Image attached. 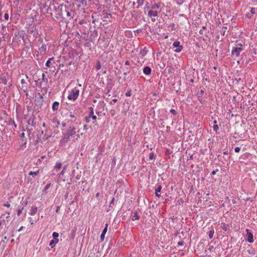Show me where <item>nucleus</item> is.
<instances>
[{
  "label": "nucleus",
  "mask_w": 257,
  "mask_h": 257,
  "mask_svg": "<svg viewBox=\"0 0 257 257\" xmlns=\"http://www.w3.org/2000/svg\"><path fill=\"white\" fill-rule=\"evenodd\" d=\"M71 123L72 121H71ZM75 122V125H71V123L70 124V126L67 128V130L63 133V137L60 141V143L62 145H65L69 141H73L77 140L80 136L78 134L79 130L77 127L78 124H80L81 122L79 120L75 118L74 120Z\"/></svg>",
  "instance_id": "f257e3e1"
},
{
  "label": "nucleus",
  "mask_w": 257,
  "mask_h": 257,
  "mask_svg": "<svg viewBox=\"0 0 257 257\" xmlns=\"http://www.w3.org/2000/svg\"><path fill=\"white\" fill-rule=\"evenodd\" d=\"M56 12L55 17L57 21L62 22L65 19V12H66V7L63 5L58 6L57 9L56 8Z\"/></svg>",
  "instance_id": "f03ea898"
},
{
  "label": "nucleus",
  "mask_w": 257,
  "mask_h": 257,
  "mask_svg": "<svg viewBox=\"0 0 257 257\" xmlns=\"http://www.w3.org/2000/svg\"><path fill=\"white\" fill-rule=\"evenodd\" d=\"M79 95V90L77 87H74L69 91L68 98L69 100H75Z\"/></svg>",
  "instance_id": "7ed1b4c3"
},
{
  "label": "nucleus",
  "mask_w": 257,
  "mask_h": 257,
  "mask_svg": "<svg viewBox=\"0 0 257 257\" xmlns=\"http://www.w3.org/2000/svg\"><path fill=\"white\" fill-rule=\"evenodd\" d=\"M243 50L242 48L239 47H234L231 50V57L232 58H237L239 56L240 52Z\"/></svg>",
  "instance_id": "20e7f679"
},
{
  "label": "nucleus",
  "mask_w": 257,
  "mask_h": 257,
  "mask_svg": "<svg viewBox=\"0 0 257 257\" xmlns=\"http://www.w3.org/2000/svg\"><path fill=\"white\" fill-rule=\"evenodd\" d=\"M245 235V239L249 243H252L254 241L253 234L251 231L249 229H246Z\"/></svg>",
  "instance_id": "39448f33"
},
{
  "label": "nucleus",
  "mask_w": 257,
  "mask_h": 257,
  "mask_svg": "<svg viewBox=\"0 0 257 257\" xmlns=\"http://www.w3.org/2000/svg\"><path fill=\"white\" fill-rule=\"evenodd\" d=\"M172 46L173 47L176 48V49L174 50V52L177 53H180L183 49V46L180 45V42L178 40L174 41Z\"/></svg>",
  "instance_id": "423d86ee"
},
{
  "label": "nucleus",
  "mask_w": 257,
  "mask_h": 257,
  "mask_svg": "<svg viewBox=\"0 0 257 257\" xmlns=\"http://www.w3.org/2000/svg\"><path fill=\"white\" fill-rule=\"evenodd\" d=\"M43 103V97L40 93L38 94V97L36 96L34 100V103L36 105L41 107Z\"/></svg>",
  "instance_id": "0eeeda50"
},
{
  "label": "nucleus",
  "mask_w": 257,
  "mask_h": 257,
  "mask_svg": "<svg viewBox=\"0 0 257 257\" xmlns=\"http://www.w3.org/2000/svg\"><path fill=\"white\" fill-rule=\"evenodd\" d=\"M47 45V43H43L42 44H41L40 46H38L39 50L38 52L40 54V55H44L46 54Z\"/></svg>",
  "instance_id": "6e6552de"
},
{
  "label": "nucleus",
  "mask_w": 257,
  "mask_h": 257,
  "mask_svg": "<svg viewBox=\"0 0 257 257\" xmlns=\"http://www.w3.org/2000/svg\"><path fill=\"white\" fill-rule=\"evenodd\" d=\"M132 18L131 19V21L133 22L132 27H134L139 24L138 18H140V16H139L138 15H135L133 14H132Z\"/></svg>",
  "instance_id": "1a4fd4ad"
},
{
  "label": "nucleus",
  "mask_w": 257,
  "mask_h": 257,
  "mask_svg": "<svg viewBox=\"0 0 257 257\" xmlns=\"http://www.w3.org/2000/svg\"><path fill=\"white\" fill-rule=\"evenodd\" d=\"M21 84H22V90L24 92H25L26 93V95H28V84L26 82V81L23 79L21 80Z\"/></svg>",
  "instance_id": "9d476101"
},
{
  "label": "nucleus",
  "mask_w": 257,
  "mask_h": 257,
  "mask_svg": "<svg viewBox=\"0 0 257 257\" xmlns=\"http://www.w3.org/2000/svg\"><path fill=\"white\" fill-rule=\"evenodd\" d=\"M223 154L224 155V156L223 157V161H221L222 163L223 164H225L224 161H225V162H227V161L230 162V160L231 157L230 155H229V153L228 152V151H224Z\"/></svg>",
  "instance_id": "9b49d317"
},
{
  "label": "nucleus",
  "mask_w": 257,
  "mask_h": 257,
  "mask_svg": "<svg viewBox=\"0 0 257 257\" xmlns=\"http://www.w3.org/2000/svg\"><path fill=\"white\" fill-rule=\"evenodd\" d=\"M53 10H56V7L55 6L54 4H50L47 9V14L51 16L52 15V11Z\"/></svg>",
  "instance_id": "f8f14e48"
},
{
  "label": "nucleus",
  "mask_w": 257,
  "mask_h": 257,
  "mask_svg": "<svg viewBox=\"0 0 257 257\" xmlns=\"http://www.w3.org/2000/svg\"><path fill=\"white\" fill-rule=\"evenodd\" d=\"M60 107V104L58 101H54L52 104V108L54 111H57Z\"/></svg>",
  "instance_id": "ddd939ff"
},
{
  "label": "nucleus",
  "mask_w": 257,
  "mask_h": 257,
  "mask_svg": "<svg viewBox=\"0 0 257 257\" xmlns=\"http://www.w3.org/2000/svg\"><path fill=\"white\" fill-rule=\"evenodd\" d=\"M107 226H108V224L106 223L105 226L104 228L103 229V230L101 234V235H100V239H101V241H103V240H104L105 235L107 230Z\"/></svg>",
  "instance_id": "4468645a"
},
{
  "label": "nucleus",
  "mask_w": 257,
  "mask_h": 257,
  "mask_svg": "<svg viewBox=\"0 0 257 257\" xmlns=\"http://www.w3.org/2000/svg\"><path fill=\"white\" fill-rule=\"evenodd\" d=\"M152 69L149 66H145L143 69V73L146 75H150L151 73Z\"/></svg>",
  "instance_id": "2eb2a0df"
},
{
  "label": "nucleus",
  "mask_w": 257,
  "mask_h": 257,
  "mask_svg": "<svg viewBox=\"0 0 257 257\" xmlns=\"http://www.w3.org/2000/svg\"><path fill=\"white\" fill-rule=\"evenodd\" d=\"M89 109L90 110V112H89L88 116H90L91 118H92L93 120H96L97 118V117L96 115H94L93 108L92 107H90L89 108Z\"/></svg>",
  "instance_id": "dca6fc26"
},
{
  "label": "nucleus",
  "mask_w": 257,
  "mask_h": 257,
  "mask_svg": "<svg viewBox=\"0 0 257 257\" xmlns=\"http://www.w3.org/2000/svg\"><path fill=\"white\" fill-rule=\"evenodd\" d=\"M162 188V186L161 185H159L157 188L155 189V195L159 198L161 197V195L159 194V193L161 192Z\"/></svg>",
  "instance_id": "f3484780"
},
{
  "label": "nucleus",
  "mask_w": 257,
  "mask_h": 257,
  "mask_svg": "<svg viewBox=\"0 0 257 257\" xmlns=\"http://www.w3.org/2000/svg\"><path fill=\"white\" fill-rule=\"evenodd\" d=\"M58 241L59 239H53L50 241L49 245L52 248H53L56 246V244L58 242Z\"/></svg>",
  "instance_id": "a211bd4d"
},
{
  "label": "nucleus",
  "mask_w": 257,
  "mask_h": 257,
  "mask_svg": "<svg viewBox=\"0 0 257 257\" xmlns=\"http://www.w3.org/2000/svg\"><path fill=\"white\" fill-rule=\"evenodd\" d=\"M8 80V77L7 76H4L0 79V83H3L4 84L6 85L7 84Z\"/></svg>",
  "instance_id": "6ab92c4d"
},
{
  "label": "nucleus",
  "mask_w": 257,
  "mask_h": 257,
  "mask_svg": "<svg viewBox=\"0 0 257 257\" xmlns=\"http://www.w3.org/2000/svg\"><path fill=\"white\" fill-rule=\"evenodd\" d=\"M140 218V216L138 215L137 211H135L134 212H132V220L134 221L136 220H138Z\"/></svg>",
  "instance_id": "aec40b11"
},
{
  "label": "nucleus",
  "mask_w": 257,
  "mask_h": 257,
  "mask_svg": "<svg viewBox=\"0 0 257 257\" xmlns=\"http://www.w3.org/2000/svg\"><path fill=\"white\" fill-rule=\"evenodd\" d=\"M38 210V208L36 206H33L31 207V211L30 212V214L31 215H34L36 214Z\"/></svg>",
  "instance_id": "412c9836"
},
{
  "label": "nucleus",
  "mask_w": 257,
  "mask_h": 257,
  "mask_svg": "<svg viewBox=\"0 0 257 257\" xmlns=\"http://www.w3.org/2000/svg\"><path fill=\"white\" fill-rule=\"evenodd\" d=\"M204 90H205V89H204V88H203V89H201L200 91H198L196 95L198 98H200L201 97H204L203 96V95L204 94Z\"/></svg>",
  "instance_id": "4be33fe9"
},
{
  "label": "nucleus",
  "mask_w": 257,
  "mask_h": 257,
  "mask_svg": "<svg viewBox=\"0 0 257 257\" xmlns=\"http://www.w3.org/2000/svg\"><path fill=\"white\" fill-rule=\"evenodd\" d=\"M62 164L60 162H57L54 166V169L57 171L60 170L62 168Z\"/></svg>",
  "instance_id": "5701e85b"
},
{
  "label": "nucleus",
  "mask_w": 257,
  "mask_h": 257,
  "mask_svg": "<svg viewBox=\"0 0 257 257\" xmlns=\"http://www.w3.org/2000/svg\"><path fill=\"white\" fill-rule=\"evenodd\" d=\"M132 71L135 75L140 74V71L139 70L138 67H137V66L133 67H132Z\"/></svg>",
  "instance_id": "b1692460"
},
{
  "label": "nucleus",
  "mask_w": 257,
  "mask_h": 257,
  "mask_svg": "<svg viewBox=\"0 0 257 257\" xmlns=\"http://www.w3.org/2000/svg\"><path fill=\"white\" fill-rule=\"evenodd\" d=\"M123 75V77L120 76V77H119V78L118 79V81L120 83H122L123 81H125L126 80L125 77L127 75V72H124Z\"/></svg>",
  "instance_id": "393cba45"
},
{
  "label": "nucleus",
  "mask_w": 257,
  "mask_h": 257,
  "mask_svg": "<svg viewBox=\"0 0 257 257\" xmlns=\"http://www.w3.org/2000/svg\"><path fill=\"white\" fill-rule=\"evenodd\" d=\"M51 185V183H49V184H47L45 186V187L44 189H43V193H44V194H47V190L50 188V187Z\"/></svg>",
  "instance_id": "a878e982"
},
{
  "label": "nucleus",
  "mask_w": 257,
  "mask_h": 257,
  "mask_svg": "<svg viewBox=\"0 0 257 257\" xmlns=\"http://www.w3.org/2000/svg\"><path fill=\"white\" fill-rule=\"evenodd\" d=\"M54 57L50 58L46 62L45 65L47 67H50V64L51 63V61L53 60Z\"/></svg>",
  "instance_id": "bb28decb"
},
{
  "label": "nucleus",
  "mask_w": 257,
  "mask_h": 257,
  "mask_svg": "<svg viewBox=\"0 0 257 257\" xmlns=\"http://www.w3.org/2000/svg\"><path fill=\"white\" fill-rule=\"evenodd\" d=\"M39 173V170H37V171H35V172H33V171H31L29 173V175L30 176H36L37 175H38V174Z\"/></svg>",
  "instance_id": "cd10ccee"
},
{
  "label": "nucleus",
  "mask_w": 257,
  "mask_h": 257,
  "mask_svg": "<svg viewBox=\"0 0 257 257\" xmlns=\"http://www.w3.org/2000/svg\"><path fill=\"white\" fill-rule=\"evenodd\" d=\"M66 169H67V166H65L63 168L62 171L59 174H58V176L60 177L61 176L63 175L65 172V171L66 170Z\"/></svg>",
  "instance_id": "c85d7f7f"
},
{
  "label": "nucleus",
  "mask_w": 257,
  "mask_h": 257,
  "mask_svg": "<svg viewBox=\"0 0 257 257\" xmlns=\"http://www.w3.org/2000/svg\"><path fill=\"white\" fill-rule=\"evenodd\" d=\"M214 234V230L213 229L209 230V231L208 232V235H209V239H211L213 237Z\"/></svg>",
  "instance_id": "c756f323"
},
{
  "label": "nucleus",
  "mask_w": 257,
  "mask_h": 257,
  "mask_svg": "<svg viewBox=\"0 0 257 257\" xmlns=\"http://www.w3.org/2000/svg\"><path fill=\"white\" fill-rule=\"evenodd\" d=\"M53 122L54 123L57 127L60 124V121L56 118L53 119Z\"/></svg>",
  "instance_id": "7c9ffc66"
},
{
  "label": "nucleus",
  "mask_w": 257,
  "mask_h": 257,
  "mask_svg": "<svg viewBox=\"0 0 257 257\" xmlns=\"http://www.w3.org/2000/svg\"><path fill=\"white\" fill-rule=\"evenodd\" d=\"M59 235V233L56 232H54L52 234L53 238V239H58Z\"/></svg>",
  "instance_id": "2f4dec72"
},
{
  "label": "nucleus",
  "mask_w": 257,
  "mask_h": 257,
  "mask_svg": "<svg viewBox=\"0 0 257 257\" xmlns=\"http://www.w3.org/2000/svg\"><path fill=\"white\" fill-rule=\"evenodd\" d=\"M38 46H40L41 44H43V38L40 37L37 41Z\"/></svg>",
  "instance_id": "473e14b6"
},
{
  "label": "nucleus",
  "mask_w": 257,
  "mask_h": 257,
  "mask_svg": "<svg viewBox=\"0 0 257 257\" xmlns=\"http://www.w3.org/2000/svg\"><path fill=\"white\" fill-rule=\"evenodd\" d=\"M221 227L222 229L225 231H226L227 230L226 225L225 223H221Z\"/></svg>",
  "instance_id": "72a5a7b5"
},
{
  "label": "nucleus",
  "mask_w": 257,
  "mask_h": 257,
  "mask_svg": "<svg viewBox=\"0 0 257 257\" xmlns=\"http://www.w3.org/2000/svg\"><path fill=\"white\" fill-rule=\"evenodd\" d=\"M155 158L154 153L153 152H151L149 154V160H152Z\"/></svg>",
  "instance_id": "f704fd0d"
},
{
  "label": "nucleus",
  "mask_w": 257,
  "mask_h": 257,
  "mask_svg": "<svg viewBox=\"0 0 257 257\" xmlns=\"http://www.w3.org/2000/svg\"><path fill=\"white\" fill-rule=\"evenodd\" d=\"M101 68V64H100V62L99 61H97V63H96V69L98 70L99 69H100Z\"/></svg>",
  "instance_id": "c9c22d12"
},
{
  "label": "nucleus",
  "mask_w": 257,
  "mask_h": 257,
  "mask_svg": "<svg viewBox=\"0 0 257 257\" xmlns=\"http://www.w3.org/2000/svg\"><path fill=\"white\" fill-rule=\"evenodd\" d=\"M24 209V207H20L18 210L17 215L20 216Z\"/></svg>",
  "instance_id": "e433bc0d"
},
{
  "label": "nucleus",
  "mask_w": 257,
  "mask_h": 257,
  "mask_svg": "<svg viewBox=\"0 0 257 257\" xmlns=\"http://www.w3.org/2000/svg\"><path fill=\"white\" fill-rule=\"evenodd\" d=\"M212 127H213V130L216 133L217 132L218 130H219V126L217 124H214Z\"/></svg>",
  "instance_id": "4c0bfd02"
},
{
  "label": "nucleus",
  "mask_w": 257,
  "mask_h": 257,
  "mask_svg": "<svg viewBox=\"0 0 257 257\" xmlns=\"http://www.w3.org/2000/svg\"><path fill=\"white\" fill-rule=\"evenodd\" d=\"M42 76V81H43V82H44L46 83H47L48 82V80L47 78H46L45 77V75L44 73H43Z\"/></svg>",
  "instance_id": "58836bf2"
},
{
  "label": "nucleus",
  "mask_w": 257,
  "mask_h": 257,
  "mask_svg": "<svg viewBox=\"0 0 257 257\" xmlns=\"http://www.w3.org/2000/svg\"><path fill=\"white\" fill-rule=\"evenodd\" d=\"M65 14L66 15L67 17H70V19H71L73 18V17L71 16V13L70 12L66 10V12H65Z\"/></svg>",
  "instance_id": "ea45409f"
},
{
  "label": "nucleus",
  "mask_w": 257,
  "mask_h": 257,
  "mask_svg": "<svg viewBox=\"0 0 257 257\" xmlns=\"http://www.w3.org/2000/svg\"><path fill=\"white\" fill-rule=\"evenodd\" d=\"M177 203L180 205H182L184 203L183 199L182 198H180L177 200Z\"/></svg>",
  "instance_id": "a19ab883"
},
{
  "label": "nucleus",
  "mask_w": 257,
  "mask_h": 257,
  "mask_svg": "<svg viewBox=\"0 0 257 257\" xmlns=\"http://www.w3.org/2000/svg\"><path fill=\"white\" fill-rule=\"evenodd\" d=\"M114 198H113L109 204V208H113V207L114 206Z\"/></svg>",
  "instance_id": "79ce46f5"
},
{
  "label": "nucleus",
  "mask_w": 257,
  "mask_h": 257,
  "mask_svg": "<svg viewBox=\"0 0 257 257\" xmlns=\"http://www.w3.org/2000/svg\"><path fill=\"white\" fill-rule=\"evenodd\" d=\"M227 29V27H222V30L224 29V30H222L221 31V35H222V36H224L225 35V30Z\"/></svg>",
  "instance_id": "37998d69"
},
{
  "label": "nucleus",
  "mask_w": 257,
  "mask_h": 257,
  "mask_svg": "<svg viewBox=\"0 0 257 257\" xmlns=\"http://www.w3.org/2000/svg\"><path fill=\"white\" fill-rule=\"evenodd\" d=\"M112 15L111 14H107L106 13V16L105 17H104V18L108 19V21L109 20L110 18H111Z\"/></svg>",
  "instance_id": "c03bdc74"
},
{
  "label": "nucleus",
  "mask_w": 257,
  "mask_h": 257,
  "mask_svg": "<svg viewBox=\"0 0 257 257\" xmlns=\"http://www.w3.org/2000/svg\"><path fill=\"white\" fill-rule=\"evenodd\" d=\"M250 14H254L256 13V8H251L250 9Z\"/></svg>",
  "instance_id": "a18cd8bd"
},
{
  "label": "nucleus",
  "mask_w": 257,
  "mask_h": 257,
  "mask_svg": "<svg viewBox=\"0 0 257 257\" xmlns=\"http://www.w3.org/2000/svg\"><path fill=\"white\" fill-rule=\"evenodd\" d=\"M170 111L171 113L175 115H176L177 114V111L174 109H171Z\"/></svg>",
  "instance_id": "49530a36"
},
{
  "label": "nucleus",
  "mask_w": 257,
  "mask_h": 257,
  "mask_svg": "<svg viewBox=\"0 0 257 257\" xmlns=\"http://www.w3.org/2000/svg\"><path fill=\"white\" fill-rule=\"evenodd\" d=\"M159 6L158 4H155L152 7V9H156L159 8Z\"/></svg>",
  "instance_id": "de8ad7c7"
},
{
  "label": "nucleus",
  "mask_w": 257,
  "mask_h": 257,
  "mask_svg": "<svg viewBox=\"0 0 257 257\" xmlns=\"http://www.w3.org/2000/svg\"><path fill=\"white\" fill-rule=\"evenodd\" d=\"M185 244V242L184 241H180L178 242V245L183 246Z\"/></svg>",
  "instance_id": "09e8293b"
},
{
  "label": "nucleus",
  "mask_w": 257,
  "mask_h": 257,
  "mask_svg": "<svg viewBox=\"0 0 257 257\" xmlns=\"http://www.w3.org/2000/svg\"><path fill=\"white\" fill-rule=\"evenodd\" d=\"M90 116H86L85 117V121L87 122V123H88L90 122Z\"/></svg>",
  "instance_id": "8fccbe9b"
},
{
  "label": "nucleus",
  "mask_w": 257,
  "mask_h": 257,
  "mask_svg": "<svg viewBox=\"0 0 257 257\" xmlns=\"http://www.w3.org/2000/svg\"><path fill=\"white\" fill-rule=\"evenodd\" d=\"M148 16L149 17H151L152 16H153V11L150 10L148 13Z\"/></svg>",
  "instance_id": "3c124183"
},
{
  "label": "nucleus",
  "mask_w": 257,
  "mask_h": 257,
  "mask_svg": "<svg viewBox=\"0 0 257 257\" xmlns=\"http://www.w3.org/2000/svg\"><path fill=\"white\" fill-rule=\"evenodd\" d=\"M12 124V125H13L15 128H17V124H16V123H15V121H14V120L12 121L9 123V124Z\"/></svg>",
  "instance_id": "603ef678"
},
{
  "label": "nucleus",
  "mask_w": 257,
  "mask_h": 257,
  "mask_svg": "<svg viewBox=\"0 0 257 257\" xmlns=\"http://www.w3.org/2000/svg\"><path fill=\"white\" fill-rule=\"evenodd\" d=\"M153 16L154 17H158V13L157 11H153Z\"/></svg>",
  "instance_id": "864d4df0"
},
{
  "label": "nucleus",
  "mask_w": 257,
  "mask_h": 257,
  "mask_svg": "<svg viewBox=\"0 0 257 257\" xmlns=\"http://www.w3.org/2000/svg\"><path fill=\"white\" fill-rule=\"evenodd\" d=\"M4 18H5V20H8L9 18V14L8 13H5L4 15Z\"/></svg>",
  "instance_id": "5fc2aeb1"
},
{
  "label": "nucleus",
  "mask_w": 257,
  "mask_h": 257,
  "mask_svg": "<svg viewBox=\"0 0 257 257\" xmlns=\"http://www.w3.org/2000/svg\"><path fill=\"white\" fill-rule=\"evenodd\" d=\"M240 148L238 147H235L234 149V151L236 153H238L240 151Z\"/></svg>",
  "instance_id": "6e6d98bb"
},
{
  "label": "nucleus",
  "mask_w": 257,
  "mask_h": 257,
  "mask_svg": "<svg viewBox=\"0 0 257 257\" xmlns=\"http://www.w3.org/2000/svg\"><path fill=\"white\" fill-rule=\"evenodd\" d=\"M235 79L236 80L237 82L238 83L240 81L242 82V80L240 77L239 78H236Z\"/></svg>",
  "instance_id": "4d7b16f0"
},
{
  "label": "nucleus",
  "mask_w": 257,
  "mask_h": 257,
  "mask_svg": "<svg viewBox=\"0 0 257 257\" xmlns=\"http://www.w3.org/2000/svg\"><path fill=\"white\" fill-rule=\"evenodd\" d=\"M251 54L256 55V50L255 49H253L252 51L251 52Z\"/></svg>",
  "instance_id": "13d9d810"
},
{
  "label": "nucleus",
  "mask_w": 257,
  "mask_h": 257,
  "mask_svg": "<svg viewBox=\"0 0 257 257\" xmlns=\"http://www.w3.org/2000/svg\"><path fill=\"white\" fill-rule=\"evenodd\" d=\"M13 85L12 83H9V85L6 87L7 90H9Z\"/></svg>",
  "instance_id": "bf43d9fd"
},
{
  "label": "nucleus",
  "mask_w": 257,
  "mask_h": 257,
  "mask_svg": "<svg viewBox=\"0 0 257 257\" xmlns=\"http://www.w3.org/2000/svg\"><path fill=\"white\" fill-rule=\"evenodd\" d=\"M203 97H201L200 98H198L199 102L202 104L204 103V100H203Z\"/></svg>",
  "instance_id": "052dcab7"
},
{
  "label": "nucleus",
  "mask_w": 257,
  "mask_h": 257,
  "mask_svg": "<svg viewBox=\"0 0 257 257\" xmlns=\"http://www.w3.org/2000/svg\"><path fill=\"white\" fill-rule=\"evenodd\" d=\"M4 206H5L7 207H10L11 205L9 202H7L4 204Z\"/></svg>",
  "instance_id": "680f3d73"
},
{
  "label": "nucleus",
  "mask_w": 257,
  "mask_h": 257,
  "mask_svg": "<svg viewBox=\"0 0 257 257\" xmlns=\"http://www.w3.org/2000/svg\"><path fill=\"white\" fill-rule=\"evenodd\" d=\"M171 27H172V30H175V24L174 23H172V24H171Z\"/></svg>",
  "instance_id": "e2e57ef3"
},
{
  "label": "nucleus",
  "mask_w": 257,
  "mask_h": 257,
  "mask_svg": "<svg viewBox=\"0 0 257 257\" xmlns=\"http://www.w3.org/2000/svg\"><path fill=\"white\" fill-rule=\"evenodd\" d=\"M236 47H239L242 48V44L241 43H237L236 44Z\"/></svg>",
  "instance_id": "0e129e2a"
},
{
  "label": "nucleus",
  "mask_w": 257,
  "mask_h": 257,
  "mask_svg": "<svg viewBox=\"0 0 257 257\" xmlns=\"http://www.w3.org/2000/svg\"><path fill=\"white\" fill-rule=\"evenodd\" d=\"M214 248L213 246V245H210L209 246V247H208V250L210 251H211L212 249Z\"/></svg>",
  "instance_id": "69168bd1"
},
{
  "label": "nucleus",
  "mask_w": 257,
  "mask_h": 257,
  "mask_svg": "<svg viewBox=\"0 0 257 257\" xmlns=\"http://www.w3.org/2000/svg\"><path fill=\"white\" fill-rule=\"evenodd\" d=\"M60 206H57V208H56V212L57 213H59V211L60 210Z\"/></svg>",
  "instance_id": "338daca9"
},
{
  "label": "nucleus",
  "mask_w": 257,
  "mask_h": 257,
  "mask_svg": "<svg viewBox=\"0 0 257 257\" xmlns=\"http://www.w3.org/2000/svg\"><path fill=\"white\" fill-rule=\"evenodd\" d=\"M199 34L203 35L204 34V31L203 29H201L199 32Z\"/></svg>",
  "instance_id": "774afa93"
}]
</instances>
